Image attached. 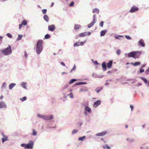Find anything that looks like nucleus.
<instances>
[{
    "instance_id": "obj_1",
    "label": "nucleus",
    "mask_w": 149,
    "mask_h": 149,
    "mask_svg": "<svg viewBox=\"0 0 149 149\" xmlns=\"http://www.w3.org/2000/svg\"><path fill=\"white\" fill-rule=\"evenodd\" d=\"M43 41L42 40H39L37 43L36 46V52L38 54L40 53L42 49V44Z\"/></svg>"
},
{
    "instance_id": "obj_2",
    "label": "nucleus",
    "mask_w": 149,
    "mask_h": 149,
    "mask_svg": "<svg viewBox=\"0 0 149 149\" xmlns=\"http://www.w3.org/2000/svg\"><path fill=\"white\" fill-rule=\"evenodd\" d=\"M141 53L139 51L133 52L130 53L128 55L129 57H132L134 58H136L140 56Z\"/></svg>"
},
{
    "instance_id": "obj_3",
    "label": "nucleus",
    "mask_w": 149,
    "mask_h": 149,
    "mask_svg": "<svg viewBox=\"0 0 149 149\" xmlns=\"http://www.w3.org/2000/svg\"><path fill=\"white\" fill-rule=\"evenodd\" d=\"M1 52L3 54L5 55H8L12 53L11 47L9 46L7 48L1 51Z\"/></svg>"
},
{
    "instance_id": "obj_4",
    "label": "nucleus",
    "mask_w": 149,
    "mask_h": 149,
    "mask_svg": "<svg viewBox=\"0 0 149 149\" xmlns=\"http://www.w3.org/2000/svg\"><path fill=\"white\" fill-rule=\"evenodd\" d=\"M38 117L41 118L45 120H49L52 119L53 118L52 115L51 116H44L40 114H38Z\"/></svg>"
},
{
    "instance_id": "obj_5",
    "label": "nucleus",
    "mask_w": 149,
    "mask_h": 149,
    "mask_svg": "<svg viewBox=\"0 0 149 149\" xmlns=\"http://www.w3.org/2000/svg\"><path fill=\"white\" fill-rule=\"evenodd\" d=\"M34 143L33 141H30L29 143L28 144H26V148H31L32 149Z\"/></svg>"
},
{
    "instance_id": "obj_6",
    "label": "nucleus",
    "mask_w": 149,
    "mask_h": 149,
    "mask_svg": "<svg viewBox=\"0 0 149 149\" xmlns=\"http://www.w3.org/2000/svg\"><path fill=\"white\" fill-rule=\"evenodd\" d=\"M93 22H91L90 24L88 25V27L89 28L91 27V26H93L94 24L95 23L96 20V18L95 17V15H94L93 16Z\"/></svg>"
},
{
    "instance_id": "obj_7",
    "label": "nucleus",
    "mask_w": 149,
    "mask_h": 149,
    "mask_svg": "<svg viewBox=\"0 0 149 149\" xmlns=\"http://www.w3.org/2000/svg\"><path fill=\"white\" fill-rule=\"evenodd\" d=\"M2 134L3 137L2 138V142L3 143L5 141L8 140V136L4 135L3 132L2 133Z\"/></svg>"
},
{
    "instance_id": "obj_8",
    "label": "nucleus",
    "mask_w": 149,
    "mask_h": 149,
    "mask_svg": "<svg viewBox=\"0 0 149 149\" xmlns=\"http://www.w3.org/2000/svg\"><path fill=\"white\" fill-rule=\"evenodd\" d=\"M107 132L106 131H103L101 132H99L97 133L96 134V135L98 136H102L105 135L107 134Z\"/></svg>"
},
{
    "instance_id": "obj_9",
    "label": "nucleus",
    "mask_w": 149,
    "mask_h": 149,
    "mask_svg": "<svg viewBox=\"0 0 149 149\" xmlns=\"http://www.w3.org/2000/svg\"><path fill=\"white\" fill-rule=\"evenodd\" d=\"M55 29V26L53 24L49 25L48 26V29L49 30L51 31H53Z\"/></svg>"
},
{
    "instance_id": "obj_10",
    "label": "nucleus",
    "mask_w": 149,
    "mask_h": 149,
    "mask_svg": "<svg viewBox=\"0 0 149 149\" xmlns=\"http://www.w3.org/2000/svg\"><path fill=\"white\" fill-rule=\"evenodd\" d=\"M138 10V8L136 7V6H134L132 7L131 9L130 10V12L131 13H133L134 12Z\"/></svg>"
},
{
    "instance_id": "obj_11",
    "label": "nucleus",
    "mask_w": 149,
    "mask_h": 149,
    "mask_svg": "<svg viewBox=\"0 0 149 149\" xmlns=\"http://www.w3.org/2000/svg\"><path fill=\"white\" fill-rule=\"evenodd\" d=\"M101 103V101L100 100H98L94 103L93 106L95 107H96L100 105Z\"/></svg>"
},
{
    "instance_id": "obj_12",
    "label": "nucleus",
    "mask_w": 149,
    "mask_h": 149,
    "mask_svg": "<svg viewBox=\"0 0 149 149\" xmlns=\"http://www.w3.org/2000/svg\"><path fill=\"white\" fill-rule=\"evenodd\" d=\"M6 106L5 103L3 101L0 102V108H6Z\"/></svg>"
},
{
    "instance_id": "obj_13",
    "label": "nucleus",
    "mask_w": 149,
    "mask_h": 149,
    "mask_svg": "<svg viewBox=\"0 0 149 149\" xmlns=\"http://www.w3.org/2000/svg\"><path fill=\"white\" fill-rule=\"evenodd\" d=\"M139 44L142 47H144L145 46V44L143 40L141 39L140 40V41L139 42Z\"/></svg>"
},
{
    "instance_id": "obj_14",
    "label": "nucleus",
    "mask_w": 149,
    "mask_h": 149,
    "mask_svg": "<svg viewBox=\"0 0 149 149\" xmlns=\"http://www.w3.org/2000/svg\"><path fill=\"white\" fill-rule=\"evenodd\" d=\"M112 61H109V62L107 63V67L109 68H111L112 67Z\"/></svg>"
},
{
    "instance_id": "obj_15",
    "label": "nucleus",
    "mask_w": 149,
    "mask_h": 149,
    "mask_svg": "<svg viewBox=\"0 0 149 149\" xmlns=\"http://www.w3.org/2000/svg\"><path fill=\"white\" fill-rule=\"evenodd\" d=\"M103 70L104 71H105L106 70V66L105 63L104 62H103L102 65Z\"/></svg>"
},
{
    "instance_id": "obj_16",
    "label": "nucleus",
    "mask_w": 149,
    "mask_h": 149,
    "mask_svg": "<svg viewBox=\"0 0 149 149\" xmlns=\"http://www.w3.org/2000/svg\"><path fill=\"white\" fill-rule=\"evenodd\" d=\"M107 32V30H106L102 31L100 32V36H104Z\"/></svg>"
},
{
    "instance_id": "obj_17",
    "label": "nucleus",
    "mask_w": 149,
    "mask_h": 149,
    "mask_svg": "<svg viewBox=\"0 0 149 149\" xmlns=\"http://www.w3.org/2000/svg\"><path fill=\"white\" fill-rule=\"evenodd\" d=\"M85 110L86 111L89 113H91V110L90 108L88 106H86L85 108Z\"/></svg>"
},
{
    "instance_id": "obj_18",
    "label": "nucleus",
    "mask_w": 149,
    "mask_h": 149,
    "mask_svg": "<svg viewBox=\"0 0 149 149\" xmlns=\"http://www.w3.org/2000/svg\"><path fill=\"white\" fill-rule=\"evenodd\" d=\"M80 27L81 26L80 25L75 24L74 25V29L76 30L79 29Z\"/></svg>"
},
{
    "instance_id": "obj_19",
    "label": "nucleus",
    "mask_w": 149,
    "mask_h": 149,
    "mask_svg": "<svg viewBox=\"0 0 149 149\" xmlns=\"http://www.w3.org/2000/svg\"><path fill=\"white\" fill-rule=\"evenodd\" d=\"M87 32H85L83 33H81L79 34V36L80 37H82L85 36L87 35Z\"/></svg>"
},
{
    "instance_id": "obj_20",
    "label": "nucleus",
    "mask_w": 149,
    "mask_h": 149,
    "mask_svg": "<svg viewBox=\"0 0 149 149\" xmlns=\"http://www.w3.org/2000/svg\"><path fill=\"white\" fill-rule=\"evenodd\" d=\"M93 13H96L98 14L99 13V10L97 8H95L93 10Z\"/></svg>"
},
{
    "instance_id": "obj_21",
    "label": "nucleus",
    "mask_w": 149,
    "mask_h": 149,
    "mask_svg": "<svg viewBox=\"0 0 149 149\" xmlns=\"http://www.w3.org/2000/svg\"><path fill=\"white\" fill-rule=\"evenodd\" d=\"M44 19L47 22H49V18L47 15H45L43 16Z\"/></svg>"
},
{
    "instance_id": "obj_22",
    "label": "nucleus",
    "mask_w": 149,
    "mask_h": 149,
    "mask_svg": "<svg viewBox=\"0 0 149 149\" xmlns=\"http://www.w3.org/2000/svg\"><path fill=\"white\" fill-rule=\"evenodd\" d=\"M15 84L14 83H12L10 84L9 86V89L11 90L15 86Z\"/></svg>"
},
{
    "instance_id": "obj_23",
    "label": "nucleus",
    "mask_w": 149,
    "mask_h": 149,
    "mask_svg": "<svg viewBox=\"0 0 149 149\" xmlns=\"http://www.w3.org/2000/svg\"><path fill=\"white\" fill-rule=\"evenodd\" d=\"M131 64L134 66H136L140 65V62H136L134 63H132Z\"/></svg>"
},
{
    "instance_id": "obj_24",
    "label": "nucleus",
    "mask_w": 149,
    "mask_h": 149,
    "mask_svg": "<svg viewBox=\"0 0 149 149\" xmlns=\"http://www.w3.org/2000/svg\"><path fill=\"white\" fill-rule=\"evenodd\" d=\"M76 81V79H72L71 80H70L69 82V84H72V83H74V82H75V81Z\"/></svg>"
},
{
    "instance_id": "obj_25",
    "label": "nucleus",
    "mask_w": 149,
    "mask_h": 149,
    "mask_svg": "<svg viewBox=\"0 0 149 149\" xmlns=\"http://www.w3.org/2000/svg\"><path fill=\"white\" fill-rule=\"evenodd\" d=\"M23 36L22 35H18V38L17 39V40H21L22 37Z\"/></svg>"
},
{
    "instance_id": "obj_26",
    "label": "nucleus",
    "mask_w": 149,
    "mask_h": 149,
    "mask_svg": "<svg viewBox=\"0 0 149 149\" xmlns=\"http://www.w3.org/2000/svg\"><path fill=\"white\" fill-rule=\"evenodd\" d=\"M22 24L23 25H26L27 24V22L26 20H24L22 21Z\"/></svg>"
},
{
    "instance_id": "obj_27",
    "label": "nucleus",
    "mask_w": 149,
    "mask_h": 149,
    "mask_svg": "<svg viewBox=\"0 0 149 149\" xmlns=\"http://www.w3.org/2000/svg\"><path fill=\"white\" fill-rule=\"evenodd\" d=\"M85 137L86 136H84L83 137H79L78 139V140L79 141H82L85 138Z\"/></svg>"
},
{
    "instance_id": "obj_28",
    "label": "nucleus",
    "mask_w": 149,
    "mask_h": 149,
    "mask_svg": "<svg viewBox=\"0 0 149 149\" xmlns=\"http://www.w3.org/2000/svg\"><path fill=\"white\" fill-rule=\"evenodd\" d=\"M37 134V132L35 130H33L32 135L33 136H35Z\"/></svg>"
},
{
    "instance_id": "obj_29",
    "label": "nucleus",
    "mask_w": 149,
    "mask_h": 149,
    "mask_svg": "<svg viewBox=\"0 0 149 149\" xmlns=\"http://www.w3.org/2000/svg\"><path fill=\"white\" fill-rule=\"evenodd\" d=\"M80 42H76L75 43L74 45V47H77L78 46H79V45H79Z\"/></svg>"
},
{
    "instance_id": "obj_30",
    "label": "nucleus",
    "mask_w": 149,
    "mask_h": 149,
    "mask_svg": "<svg viewBox=\"0 0 149 149\" xmlns=\"http://www.w3.org/2000/svg\"><path fill=\"white\" fill-rule=\"evenodd\" d=\"M50 37V36L48 34H46L45 36V39H48Z\"/></svg>"
},
{
    "instance_id": "obj_31",
    "label": "nucleus",
    "mask_w": 149,
    "mask_h": 149,
    "mask_svg": "<svg viewBox=\"0 0 149 149\" xmlns=\"http://www.w3.org/2000/svg\"><path fill=\"white\" fill-rule=\"evenodd\" d=\"M141 79L142 80H143L146 84L147 83H148L147 80L146 79L144 78H143V77H141Z\"/></svg>"
},
{
    "instance_id": "obj_32",
    "label": "nucleus",
    "mask_w": 149,
    "mask_h": 149,
    "mask_svg": "<svg viewBox=\"0 0 149 149\" xmlns=\"http://www.w3.org/2000/svg\"><path fill=\"white\" fill-rule=\"evenodd\" d=\"M6 35L8 36V37L9 38H12V36L10 33H8L6 34Z\"/></svg>"
},
{
    "instance_id": "obj_33",
    "label": "nucleus",
    "mask_w": 149,
    "mask_h": 149,
    "mask_svg": "<svg viewBox=\"0 0 149 149\" xmlns=\"http://www.w3.org/2000/svg\"><path fill=\"white\" fill-rule=\"evenodd\" d=\"M21 100H22V101H23L26 100V97H23L21 99H20Z\"/></svg>"
},
{
    "instance_id": "obj_34",
    "label": "nucleus",
    "mask_w": 149,
    "mask_h": 149,
    "mask_svg": "<svg viewBox=\"0 0 149 149\" xmlns=\"http://www.w3.org/2000/svg\"><path fill=\"white\" fill-rule=\"evenodd\" d=\"M120 53L121 50L120 49H118L116 51V54L118 55H119Z\"/></svg>"
},
{
    "instance_id": "obj_35",
    "label": "nucleus",
    "mask_w": 149,
    "mask_h": 149,
    "mask_svg": "<svg viewBox=\"0 0 149 149\" xmlns=\"http://www.w3.org/2000/svg\"><path fill=\"white\" fill-rule=\"evenodd\" d=\"M25 85H26V83H24V82H23L22 83V84H21V86H22L24 88H26V86H25Z\"/></svg>"
},
{
    "instance_id": "obj_36",
    "label": "nucleus",
    "mask_w": 149,
    "mask_h": 149,
    "mask_svg": "<svg viewBox=\"0 0 149 149\" xmlns=\"http://www.w3.org/2000/svg\"><path fill=\"white\" fill-rule=\"evenodd\" d=\"M21 146L23 147H24L25 148H26V144H25L24 143L22 144L21 145Z\"/></svg>"
},
{
    "instance_id": "obj_37",
    "label": "nucleus",
    "mask_w": 149,
    "mask_h": 149,
    "mask_svg": "<svg viewBox=\"0 0 149 149\" xmlns=\"http://www.w3.org/2000/svg\"><path fill=\"white\" fill-rule=\"evenodd\" d=\"M74 3L73 1H72L70 4L69 6L70 7L72 6H74Z\"/></svg>"
},
{
    "instance_id": "obj_38",
    "label": "nucleus",
    "mask_w": 149,
    "mask_h": 149,
    "mask_svg": "<svg viewBox=\"0 0 149 149\" xmlns=\"http://www.w3.org/2000/svg\"><path fill=\"white\" fill-rule=\"evenodd\" d=\"M104 23V22L103 21H102L100 23V26L101 27H102L103 26Z\"/></svg>"
},
{
    "instance_id": "obj_39",
    "label": "nucleus",
    "mask_w": 149,
    "mask_h": 149,
    "mask_svg": "<svg viewBox=\"0 0 149 149\" xmlns=\"http://www.w3.org/2000/svg\"><path fill=\"white\" fill-rule=\"evenodd\" d=\"M125 37L128 40H131V38L129 36H125Z\"/></svg>"
},
{
    "instance_id": "obj_40",
    "label": "nucleus",
    "mask_w": 149,
    "mask_h": 149,
    "mask_svg": "<svg viewBox=\"0 0 149 149\" xmlns=\"http://www.w3.org/2000/svg\"><path fill=\"white\" fill-rule=\"evenodd\" d=\"M47 11L46 9H43L42 10V13L43 14H45Z\"/></svg>"
},
{
    "instance_id": "obj_41",
    "label": "nucleus",
    "mask_w": 149,
    "mask_h": 149,
    "mask_svg": "<svg viewBox=\"0 0 149 149\" xmlns=\"http://www.w3.org/2000/svg\"><path fill=\"white\" fill-rule=\"evenodd\" d=\"M76 69V66L74 65L73 68L71 69L70 72H72V71L75 70Z\"/></svg>"
},
{
    "instance_id": "obj_42",
    "label": "nucleus",
    "mask_w": 149,
    "mask_h": 149,
    "mask_svg": "<svg viewBox=\"0 0 149 149\" xmlns=\"http://www.w3.org/2000/svg\"><path fill=\"white\" fill-rule=\"evenodd\" d=\"M145 72L146 74H149V67L145 71Z\"/></svg>"
},
{
    "instance_id": "obj_43",
    "label": "nucleus",
    "mask_w": 149,
    "mask_h": 149,
    "mask_svg": "<svg viewBox=\"0 0 149 149\" xmlns=\"http://www.w3.org/2000/svg\"><path fill=\"white\" fill-rule=\"evenodd\" d=\"M77 132V130H73V131L72 132V134H75Z\"/></svg>"
},
{
    "instance_id": "obj_44",
    "label": "nucleus",
    "mask_w": 149,
    "mask_h": 149,
    "mask_svg": "<svg viewBox=\"0 0 149 149\" xmlns=\"http://www.w3.org/2000/svg\"><path fill=\"white\" fill-rule=\"evenodd\" d=\"M102 88H100L99 89H97L96 90V91L97 92V93H98L100 91H101L102 89Z\"/></svg>"
},
{
    "instance_id": "obj_45",
    "label": "nucleus",
    "mask_w": 149,
    "mask_h": 149,
    "mask_svg": "<svg viewBox=\"0 0 149 149\" xmlns=\"http://www.w3.org/2000/svg\"><path fill=\"white\" fill-rule=\"evenodd\" d=\"M86 42V41H85L84 42H80L79 45H83L84 44V43Z\"/></svg>"
},
{
    "instance_id": "obj_46",
    "label": "nucleus",
    "mask_w": 149,
    "mask_h": 149,
    "mask_svg": "<svg viewBox=\"0 0 149 149\" xmlns=\"http://www.w3.org/2000/svg\"><path fill=\"white\" fill-rule=\"evenodd\" d=\"M144 70L142 68H141L140 69V71L141 73L143 72H144Z\"/></svg>"
},
{
    "instance_id": "obj_47",
    "label": "nucleus",
    "mask_w": 149,
    "mask_h": 149,
    "mask_svg": "<svg viewBox=\"0 0 149 149\" xmlns=\"http://www.w3.org/2000/svg\"><path fill=\"white\" fill-rule=\"evenodd\" d=\"M105 146L106 148L107 149H110V147H109L107 145H106Z\"/></svg>"
},
{
    "instance_id": "obj_48",
    "label": "nucleus",
    "mask_w": 149,
    "mask_h": 149,
    "mask_svg": "<svg viewBox=\"0 0 149 149\" xmlns=\"http://www.w3.org/2000/svg\"><path fill=\"white\" fill-rule=\"evenodd\" d=\"M6 85V84L5 83H4L2 86V88H3L5 87V86Z\"/></svg>"
},
{
    "instance_id": "obj_49",
    "label": "nucleus",
    "mask_w": 149,
    "mask_h": 149,
    "mask_svg": "<svg viewBox=\"0 0 149 149\" xmlns=\"http://www.w3.org/2000/svg\"><path fill=\"white\" fill-rule=\"evenodd\" d=\"M130 108H131V110L132 111L133 110V109L134 108V107L132 105H130Z\"/></svg>"
},
{
    "instance_id": "obj_50",
    "label": "nucleus",
    "mask_w": 149,
    "mask_h": 149,
    "mask_svg": "<svg viewBox=\"0 0 149 149\" xmlns=\"http://www.w3.org/2000/svg\"><path fill=\"white\" fill-rule=\"evenodd\" d=\"M22 25H23L22 24H20L19 25V29H21V28H22Z\"/></svg>"
},
{
    "instance_id": "obj_51",
    "label": "nucleus",
    "mask_w": 149,
    "mask_h": 149,
    "mask_svg": "<svg viewBox=\"0 0 149 149\" xmlns=\"http://www.w3.org/2000/svg\"><path fill=\"white\" fill-rule=\"evenodd\" d=\"M61 64L64 66H65V63L63 62H61Z\"/></svg>"
},
{
    "instance_id": "obj_52",
    "label": "nucleus",
    "mask_w": 149,
    "mask_h": 149,
    "mask_svg": "<svg viewBox=\"0 0 149 149\" xmlns=\"http://www.w3.org/2000/svg\"><path fill=\"white\" fill-rule=\"evenodd\" d=\"M82 83V82H79V83H76V84L77 85H81V83Z\"/></svg>"
},
{
    "instance_id": "obj_53",
    "label": "nucleus",
    "mask_w": 149,
    "mask_h": 149,
    "mask_svg": "<svg viewBox=\"0 0 149 149\" xmlns=\"http://www.w3.org/2000/svg\"><path fill=\"white\" fill-rule=\"evenodd\" d=\"M94 63L95 64L97 65L98 64V62L97 61H95L94 62Z\"/></svg>"
},
{
    "instance_id": "obj_54",
    "label": "nucleus",
    "mask_w": 149,
    "mask_h": 149,
    "mask_svg": "<svg viewBox=\"0 0 149 149\" xmlns=\"http://www.w3.org/2000/svg\"><path fill=\"white\" fill-rule=\"evenodd\" d=\"M120 36H115V38L116 39H119V37H120Z\"/></svg>"
},
{
    "instance_id": "obj_55",
    "label": "nucleus",
    "mask_w": 149,
    "mask_h": 149,
    "mask_svg": "<svg viewBox=\"0 0 149 149\" xmlns=\"http://www.w3.org/2000/svg\"><path fill=\"white\" fill-rule=\"evenodd\" d=\"M91 33L90 32H87V35H89L91 34Z\"/></svg>"
},
{
    "instance_id": "obj_56",
    "label": "nucleus",
    "mask_w": 149,
    "mask_h": 149,
    "mask_svg": "<svg viewBox=\"0 0 149 149\" xmlns=\"http://www.w3.org/2000/svg\"><path fill=\"white\" fill-rule=\"evenodd\" d=\"M3 97L2 95H1V96L0 97V98L1 99H2L3 98Z\"/></svg>"
},
{
    "instance_id": "obj_57",
    "label": "nucleus",
    "mask_w": 149,
    "mask_h": 149,
    "mask_svg": "<svg viewBox=\"0 0 149 149\" xmlns=\"http://www.w3.org/2000/svg\"><path fill=\"white\" fill-rule=\"evenodd\" d=\"M125 127H126V128H128V125L126 124V125H125Z\"/></svg>"
},
{
    "instance_id": "obj_58",
    "label": "nucleus",
    "mask_w": 149,
    "mask_h": 149,
    "mask_svg": "<svg viewBox=\"0 0 149 149\" xmlns=\"http://www.w3.org/2000/svg\"><path fill=\"white\" fill-rule=\"evenodd\" d=\"M54 5V2H53V3H52V4H51V7H52Z\"/></svg>"
},
{
    "instance_id": "obj_59",
    "label": "nucleus",
    "mask_w": 149,
    "mask_h": 149,
    "mask_svg": "<svg viewBox=\"0 0 149 149\" xmlns=\"http://www.w3.org/2000/svg\"><path fill=\"white\" fill-rule=\"evenodd\" d=\"M145 66H146V64H143L142 65V68H143V67H145Z\"/></svg>"
},
{
    "instance_id": "obj_60",
    "label": "nucleus",
    "mask_w": 149,
    "mask_h": 149,
    "mask_svg": "<svg viewBox=\"0 0 149 149\" xmlns=\"http://www.w3.org/2000/svg\"><path fill=\"white\" fill-rule=\"evenodd\" d=\"M70 97H71L72 98V97H73V96L72 95V93H70Z\"/></svg>"
},
{
    "instance_id": "obj_61",
    "label": "nucleus",
    "mask_w": 149,
    "mask_h": 149,
    "mask_svg": "<svg viewBox=\"0 0 149 149\" xmlns=\"http://www.w3.org/2000/svg\"><path fill=\"white\" fill-rule=\"evenodd\" d=\"M145 126V125L144 124L143 125V127H144Z\"/></svg>"
},
{
    "instance_id": "obj_62",
    "label": "nucleus",
    "mask_w": 149,
    "mask_h": 149,
    "mask_svg": "<svg viewBox=\"0 0 149 149\" xmlns=\"http://www.w3.org/2000/svg\"><path fill=\"white\" fill-rule=\"evenodd\" d=\"M65 73H66L65 72H63L62 73V74H65Z\"/></svg>"
},
{
    "instance_id": "obj_63",
    "label": "nucleus",
    "mask_w": 149,
    "mask_h": 149,
    "mask_svg": "<svg viewBox=\"0 0 149 149\" xmlns=\"http://www.w3.org/2000/svg\"><path fill=\"white\" fill-rule=\"evenodd\" d=\"M26 56H27V54L26 53V54H25V56L26 58Z\"/></svg>"
},
{
    "instance_id": "obj_64",
    "label": "nucleus",
    "mask_w": 149,
    "mask_h": 149,
    "mask_svg": "<svg viewBox=\"0 0 149 149\" xmlns=\"http://www.w3.org/2000/svg\"><path fill=\"white\" fill-rule=\"evenodd\" d=\"M103 147L104 149H105V147L104 146H103Z\"/></svg>"
}]
</instances>
